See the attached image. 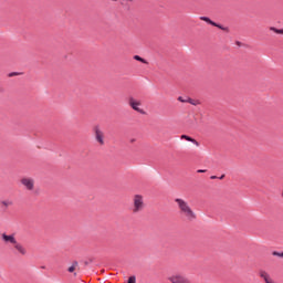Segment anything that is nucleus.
Masks as SVG:
<instances>
[{
  "label": "nucleus",
  "mask_w": 283,
  "mask_h": 283,
  "mask_svg": "<svg viewBox=\"0 0 283 283\" xmlns=\"http://www.w3.org/2000/svg\"><path fill=\"white\" fill-rule=\"evenodd\" d=\"M175 202L178 205L181 216H185V218H187V220H189L190 222L196 220V212H193V210L191 209V207H189V203L185 201V199L176 198Z\"/></svg>",
  "instance_id": "1"
},
{
  "label": "nucleus",
  "mask_w": 283,
  "mask_h": 283,
  "mask_svg": "<svg viewBox=\"0 0 283 283\" xmlns=\"http://www.w3.org/2000/svg\"><path fill=\"white\" fill-rule=\"evenodd\" d=\"M145 209V200L143 195H135L133 199V213H140Z\"/></svg>",
  "instance_id": "2"
},
{
  "label": "nucleus",
  "mask_w": 283,
  "mask_h": 283,
  "mask_svg": "<svg viewBox=\"0 0 283 283\" xmlns=\"http://www.w3.org/2000/svg\"><path fill=\"white\" fill-rule=\"evenodd\" d=\"M93 133H94L96 143H98V145L101 146L105 145V133L101 129V126L98 125L94 126Z\"/></svg>",
  "instance_id": "3"
},
{
  "label": "nucleus",
  "mask_w": 283,
  "mask_h": 283,
  "mask_svg": "<svg viewBox=\"0 0 283 283\" xmlns=\"http://www.w3.org/2000/svg\"><path fill=\"white\" fill-rule=\"evenodd\" d=\"M199 19L200 21L208 23V25H213V28H219V30H222L223 32H229V27H223L222 24L211 20L209 17L201 15Z\"/></svg>",
  "instance_id": "4"
},
{
  "label": "nucleus",
  "mask_w": 283,
  "mask_h": 283,
  "mask_svg": "<svg viewBox=\"0 0 283 283\" xmlns=\"http://www.w3.org/2000/svg\"><path fill=\"white\" fill-rule=\"evenodd\" d=\"M171 283H191V280L187 279L185 275L175 274L168 277Z\"/></svg>",
  "instance_id": "5"
},
{
  "label": "nucleus",
  "mask_w": 283,
  "mask_h": 283,
  "mask_svg": "<svg viewBox=\"0 0 283 283\" xmlns=\"http://www.w3.org/2000/svg\"><path fill=\"white\" fill-rule=\"evenodd\" d=\"M128 105L135 112H138L139 114H145V111L143 108H140V102H137L136 99H134V97H129Z\"/></svg>",
  "instance_id": "6"
},
{
  "label": "nucleus",
  "mask_w": 283,
  "mask_h": 283,
  "mask_svg": "<svg viewBox=\"0 0 283 283\" xmlns=\"http://www.w3.org/2000/svg\"><path fill=\"white\" fill-rule=\"evenodd\" d=\"M21 185H23V187H25V189H28L29 191H32L34 189V179L22 178Z\"/></svg>",
  "instance_id": "7"
},
{
  "label": "nucleus",
  "mask_w": 283,
  "mask_h": 283,
  "mask_svg": "<svg viewBox=\"0 0 283 283\" xmlns=\"http://www.w3.org/2000/svg\"><path fill=\"white\" fill-rule=\"evenodd\" d=\"M3 242H6L7 244H17V239L14 238V234H7V233H2L1 235Z\"/></svg>",
  "instance_id": "8"
},
{
  "label": "nucleus",
  "mask_w": 283,
  "mask_h": 283,
  "mask_svg": "<svg viewBox=\"0 0 283 283\" xmlns=\"http://www.w3.org/2000/svg\"><path fill=\"white\" fill-rule=\"evenodd\" d=\"M181 140H188V143H192V145H196V147H200V143L189 135H181Z\"/></svg>",
  "instance_id": "9"
},
{
  "label": "nucleus",
  "mask_w": 283,
  "mask_h": 283,
  "mask_svg": "<svg viewBox=\"0 0 283 283\" xmlns=\"http://www.w3.org/2000/svg\"><path fill=\"white\" fill-rule=\"evenodd\" d=\"M13 244H14V249L19 251L21 255H25L27 253L25 248L21 243L15 241V243Z\"/></svg>",
  "instance_id": "10"
},
{
  "label": "nucleus",
  "mask_w": 283,
  "mask_h": 283,
  "mask_svg": "<svg viewBox=\"0 0 283 283\" xmlns=\"http://www.w3.org/2000/svg\"><path fill=\"white\" fill-rule=\"evenodd\" d=\"M0 205H2L3 211H6L8 207H12L13 202L10 200H3V201H0Z\"/></svg>",
  "instance_id": "11"
},
{
  "label": "nucleus",
  "mask_w": 283,
  "mask_h": 283,
  "mask_svg": "<svg viewBox=\"0 0 283 283\" xmlns=\"http://www.w3.org/2000/svg\"><path fill=\"white\" fill-rule=\"evenodd\" d=\"M76 266H78V261H74L72 265L67 269L69 273H74L76 271Z\"/></svg>",
  "instance_id": "12"
},
{
  "label": "nucleus",
  "mask_w": 283,
  "mask_h": 283,
  "mask_svg": "<svg viewBox=\"0 0 283 283\" xmlns=\"http://www.w3.org/2000/svg\"><path fill=\"white\" fill-rule=\"evenodd\" d=\"M134 60L135 61H139V63H144V64L148 63L147 60L143 59L140 55H135Z\"/></svg>",
  "instance_id": "13"
},
{
  "label": "nucleus",
  "mask_w": 283,
  "mask_h": 283,
  "mask_svg": "<svg viewBox=\"0 0 283 283\" xmlns=\"http://www.w3.org/2000/svg\"><path fill=\"white\" fill-rule=\"evenodd\" d=\"M271 32H275V34H283V29H276L274 27L270 28Z\"/></svg>",
  "instance_id": "14"
},
{
  "label": "nucleus",
  "mask_w": 283,
  "mask_h": 283,
  "mask_svg": "<svg viewBox=\"0 0 283 283\" xmlns=\"http://www.w3.org/2000/svg\"><path fill=\"white\" fill-rule=\"evenodd\" d=\"M272 255H274L275 258H283V252L273 251Z\"/></svg>",
  "instance_id": "15"
},
{
  "label": "nucleus",
  "mask_w": 283,
  "mask_h": 283,
  "mask_svg": "<svg viewBox=\"0 0 283 283\" xmlns=\"http://www.w3.org/2000/svg\"><path fill=\"white\" fill-rule=\"evenodd\" d=\"M187 103H190V105H198L191 97H187Z\"/></svg>",
  "instance_id": "16"
},
{
  "label": "nucleus",
  "mask_w": 283,
  "mask_h": 283,
  "mask_svg": "<svg viewBox=\"0 0 283 283\" xmlns=\"http://www.w3.org/2000/svg\"><path fill=\"white\" fill-rule=\"evenodd\" d=\"M127 283H136V276H129Z\"/></svg>",
  "instance_id": "17"
},
{
  "label": "nucleus",
  "mask_w": 283,
  "mask_h": 283,
  "mask_svg": "<svg viewBox=\"0 0 283 283\" xmlns=\"http://www.w3.org/2000/svg\"><path fill=\"white\" fill-rule=\"evenodd\" d=\"M19 72H11L9 73V77L12 78V76H19Z\"/></svg>",
  "instance_id": "18"
},
{
  "label": "nucleus",
  "mask_w": 283,
  "mask_h": 283,
  "mask_svg": "<svg viewBox=\"0 0 283 283\" xmlns=\"http://www.w3.org/2000/svg\"><path fill=\"white\" fill-rule=\"evenodd\" d=\"M179 103H187V97L179 96L178 97Z\"/></svg>",
  "instance_id": "19"
},
{
  "label": "nucleus",
  "mask_w": 283,
  "mask_h": 283,
  "mask_svg": "<svg viewBox=\"0 0 283 283\" xmlns=\"http://www.w3.org/2000/svg\"><path fill=\"white\" fill-rule=\"evenodd\" d=\"M92 262H94V259H88V261H85L84 264L87 266V264H92Z\"/></svg>",
  "instance_id": "20"
},
{
  "label": "nucleus",
  "mask_w": 283,
  "mask_h": 283,
  "mask_svg": "<svg viewBox=\"0 0 283 283\" xmlns=\"http://www.w3.org/2000/svg\"><path fill=\"white\" fill-rule=\"evenodd\" d=\"M197 174H207V170L206 169H199V170H197Z\"/></svg>",
  "instance_id": "21"
},
{
  "label": "nucleus",
  "mask_w": 283,
  "mask_h": 283,
  "mask_svg": "<svg viewBox=\"0 0 283 283\" xmlns=\"http://www.w3.org/2000/svg\"><path fill=\"white\" fill-rule=\"evenodd\" d=\"M210 180H218V176H216V175L211 176Z\"/></svg>",
  "instance_id": "22"
},
{
  "label": "nucleus",
  "mask_w": 283,
  "mask_h": 283,
  "mask_svg": "<svg viewBox=\"0 0 283 283\" xmlns=\"http://www.w3.org/2000/svg\"><path fill=\"white\" fill-rule=\"evenodd\" d=\"M219 180H224V175H221V176L219 177Z\"/></svg>",
  "instance_id": "23"
},
{
  "label": "nucleus",
  "mask_w": 283,
  "mask_h": 283,
  "mask_svg": "<svg viewBox=\"0 0 283 283\" xmlns=\"http://www.w3.org/2000/svg\"><path fill=\"white\" fill-rule=\"evenodd\" d=\"M130 143H136V139L135 138L130 139Z\"/></svg>",
  "instance_id": "24"
},
{
  "label": "nucleus",
  "mask_w": 283,
  "mask_h": 283,
  "mask_svg": "<svg viewBox=\"0 0 283 283\" xmlns=\"http://www.w3.org/2000/svg\"><path fill=\"white\" fill-rule=\"evenodd\" d=\"M127 10H132V8L129 6H127Z\"/></svg>",
  "instance_id": "25"
},
{
  "label": "nucleus",
  "mask_w": 283,
  "mask_h": 283,
  "mask_svg": "<svg viewBox=\"0 0 283 283\" xmlns=\"http://www.w3.org/2000/svg\"><path fill=\"white\" fill-rule=\"evenodd\" d=\"M125 1H130V2H132V1H134V0H125Z\"/></svg>",
  "instance_id": "26"
}]
</instances>
